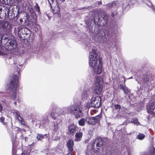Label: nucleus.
Segmentation results:
<instances>
[{"label": "nucleus", "mask_w": 155, "mask_h": 155, "mask_svg": "<svg viewBox=\"0 0 155 155\" xmlns=\"http://www.w3.org/2000/svg\"><path fill=\"white\" fill-rule=\"evenodd\" d=\"M99 121V118L97 116L93 117H88L86 118V122L90 125H94Z\"/></svg>", "instance_id": "6e6552de"}, {"label": "nucleus", "mask_w": 155, "mask_h": 155, "mask_svg": "<svg viewBox=\"0 0 155 155\" xmlns=\"http://www.w3.org/2000/svg\"><path fill=\"white\" fill-rule=\"evenodd\" d=\"M16 119L19 121V122L21 124L25 125L26 124L23 119L20 116H18L16 117Z\"/></svg>", "instance_id": "5701e85b"}, {"label": "nucleus", "mask_w": 155, "mask_h": 155, "mask_svg": "<svg viewBox=\"0 0 155 155\" xmlns=\"http://www.w3.org/2000/svg\"><path fill=\"white\" fill-rule=\"evenodd\" d=\"M131 122L137 125H138L140 124L139 122L138 121V120L137 118H133L131 119Z\"/></svg>", "instance_id": "bb28decb"}, {"label": "nucleus", "mask_w": 155, "mask_h": 155, "mask_svg": "<svg viewBox=\"0 0 155 155\" xmlns=\"http://www.w3.org/2000/svg\"><path fill=\"white\" fill-rule=\"evenodd\" d=\"M108 19V16L106 14H104L103 15H98V21L103 22V24H106Z\"/></svg>", "instance_id": "ddd939ff"}, {"label": "nucleus", "mask_w": 155, "mask_h": 155, "mask_svg": "<svg viewBox=\"0 0 155 155\" xmlns=\"http://www.w3.org/2000/svg\"><path fill=\"white\" fill-rule=\"evenodd\" d=\"M85 121L86 119L82 118L78 121V123L80 126H83L85 125Z\"/></svg>", "instance_id": "412c9836"}, {"label": "nucleus", "mask_w": 155, "mask_h": 155, "mask_svg": "<svg viewBox=\"0 0 155 155\" xmlns=\"http://www.w3.org/2000/svg\"><path fill=\"white\" fill-rule=\"evenodd\" d=\"M78 127L74 124H71L69 127L68 130L69 132L71 134H74L77 128Z\"/></svg>", "instance_id": "a211bd4d"}, {"label": "nucleus", "mask_w": 155, "mask_h": 155, "mask_svg": "<svg viewBox=\"0 0 155 155\" xmlns=\"http://www.w3.org/2000/svg\"><path fill=\"white\" fill-rule=\"evenodd\" d=\"M51 8L52 6H54V4H57V2L56 0H48Z\"/></svg>", "instance_id": "a878e982"}, {"label": "nucleus", "mask_w": 155, "mask_h": 155, "mask_svg": "<svg viewBox=\"0 0 155 155\" xmlns=\"http://www.w3.org/2000/svg\"><path fill=\"white\" fill-rule=\"evenodd\" d=\"M120 88L124 91V93L125 94H127L129 92V90L125 85L120 84Z\"/></svg>", "instance_id": "aec40b11"}, {"label": "nucleus", "mask_w": 155, "mask_h": 155, "mask_svg": "<svg viewBox=\"0 0 155 155\" xmlns=\"http://www.w3.org/2000/svg\"><path fill=\"white\" fill-rule=\"evenodd\" d=\"M34 8L36 11L39 13L40 12V7L37 3L35 4V5L34 6Z\"/></svg>", "instance_id": "c85d7f7f"}, {"label": "nucleus", "mask_w": 155, "mask_h": 155, "mask_svg": "<svg viewBox=\"0 0 155 155\" xmlns=\"http://www.w3.org/2000/svg\"><path fill=\"white\" fill-rule=\"evenodd\" d=\"M5 39H7L6 37H5L4 38Z\"/></svg>", "instance_id": "c03bdc74"}, {"label": "nucleus", "mask_w": 155, "mask_h": 155, "mask_svg": "<svg viewBox=\"0 0 155 155\" xmlns=\"http://www.w3.org/2000/svg\"><path fill=\"white\" fill-rule=\"evenodd\" d=\"M27 11L26 13V16L27 18H28L30 15L31 16H33L35 15V12L33 8L32 5H29L27 6Z\"/></svg>", "instance_id": "9b49d317"}, {"label": "nucleus", "mask_w": 155, "mask_h": 155, "mask_svg": "<svg viewBox=\"0 0 155 155\" xmlns=\"http://www.w3.org/2000/svg\"><path fill=\"white\" fill-rule=\"evenodd\" d=\"M5 120V118L3 116L0 118V121L1 122H3Z\"/></svg>", "instance_id": "c9c22d12"}, {"label": "nucleus", "mask_w": 155, "mask_h": 155, "mask_svg": "<svg viewBox=\"0 0 155 155\" xmlns=\"http://www.w3.org/2000/svg\"><path fill=\"white\" fill-rule=\"evenodd\" d=\"M59 0L61 1V2H64L65 1V0Z\"/></svg>", "instance_id": "37998d69"}, {"label": "nucleus", "mask_w": 155, "mask_h": 155, "mask_svg": "<svg viewBox=\"0 0 155 155\" xmlns=\"http://www.w3.org/2000/svg\"><path fill=\"white\" fill-rule=\"evenodd\" d=\"M36 138L38 140H41L43 138V136L41 134H38Z\"/></svg>", "instance_id": "c756f323"}, {"label": "nucleus", "mask_w": 155, "mask_h": 155, "mask_svg": "<svg viewBox=\"0 0 155 155\" xmlns=\"http://www.w3.org/2000/svg\"><path fill=\"white\" fill-rule=\"evenodd\" d=\"M114 5H115V3L114 2H112L111 3L109 4L108 5V6L109 7V8H111Z\"/></svg>", "instance_id": "f704fd0d"}, {"label": "nucleus", "mask_w": 155, "mask_h": 155, "mask_svg": "<svg viewBox=\"0 0 155 155\" xmlns=\"http://www.w3.org/2000/svg\"><path fill=\"white\" fill-rule=\"evenodd\" d=\"M74 145V142L72 140H68L67 145L68 151L69 152L67 154V155H74V153L73 152V146Z\"/></svg>", "instance_id": "1a4fd4ad"}, {"label": "nucleus", "mask_w": 155, "mask_h": 155, "mask_svg": "<svg viewBox=\"0 0 155 155\" xmlns=\"http://www.w3.org/2000/svg\"><path fill=\"white\" fill-rule=\"evenodd\" d=\"M48 119V117H47L46 119H43L42 120H41L40 121L41 122L40 123L41 124H45V122L47 121V120Z\"/></svg>", "instance_id": "72a5a7b5"}, {"label": "nucleus", "mask_w": 155, "mask_h": 155, "mask_svg": "<svg viewBox=\"0 0 155 155\" xmlns=\"http://www.w3.org/2000/svg\"><path fill=\"white\" fill-rule=\"evenodd\" d=\"M4 11L5 12V16H6L7 15H8L9 14V9L8 8H6L4 10Z\"/></svg>", "instance_id": "2f4dec72"}, {"label": "nucleus", "mask_w": 155, "mask_h": 155, "mask_svg": "<svg viewBox=\"0 0 155 155\" xmlns=\"http://www.w3.org/2000/svg\"><path fill=\"white\" fill-rule=\"evenodd\" d=\"M72 114H73L76 119L83 116V106L81 104H74L71 105Z\"/></svg>", "instance_id": "7ed1b4c3"}, {"label": "nucleus", "mask_w": 155, "mask_h": 155, "mask_svg": "<svg viewBox=\"0 0 155 155\" xmlns=\"http://www.w3.org/2000/svg\"><path fill=\"white\" fill-rule=\"evenodd\" d=\"M102 140V139L101 138L97 139L95 141H94L93 142L92 145V146H94V144H95V143L96 142H98L96 144V148L98 150H100L101 148L100 145H102V143H101L100 142H101Z\"/></svg>", "instance_id": "dca6fc26"}, {"label": "nucleus", "mask_w": 155, "mask_h": 155, "mask_svg": "<svg viewBox=\"0 0 155 155\" xmlns=\"http://www.w3.org/2000/svg\"><path fill=\"white\" fill-rule=\"evenodd\" d=\"M18 77L16 75H14L11 77V81L9 84V89L11 90L10 93L11 99H17L16 97L17 88L18 86Z\"/></svg>", "instance_id": "f03ea898"}, {"label": "nucleus", "mask_w": 155, "mask_h": 155, "mask_svg": "<svg viewBox=\"0 0 155 155\" xmlns=\"http://www.w3.org/2000/svg\"><path fill=\"white\" fill-rule=\"evenodd\" d=\"M90 94V91L89 90L84 91L82 94L81 98L83 100H85V99L88 97Z\"/></svg>", "instance_id": "f3484780"}, {"label": "nucleus", "mask_w": 155, "mask_h": 155, "mask_svg": "<svg viewBox=\"0 0 155 155\" xmlns=\"http://www.w3.org/2000/svg\"><path fill=\"white\" fill-rule=\"evenodd\" d=\"M145 137V135L142 133H139L137 136V138L139 140H143Z\"/></svg>", "instance_id": "393cba45"}, {"label": "nucleus", "mask_w": 155, "mask_h": 155, "mask_svg": "<svg viewBox=\"0 0 155 155\" xmlns=\"http://www.w3.org/2000/svg\"><path fill=\"white\" fill-rule=\"evenodd\" d=\"M152 9L155 12V7L153 6H152Z\"/></svg>", "instance_id": "a19ab883"}, {"label": "nucleus", "mask_w": 155, "mask_h": 155, "mask_svg": "<svg viewBox=\"0 0 155 155\" xmlns=\"http://www.w3.org/2000/svg\"><path fill=\"white\" fill-rule=\"evenodd\" d=\"M149 152L150 155H155V148L153 146L150 147Z\"/></svg>", "instance_id": "4be33fe9"}, {"label": "nucleus", "mask_w": 155, "mask_h": 155, "mask_svg": "<svg viewBox=\"0 0 155 155\" xmlns=\"http://www.w3.org/2000/svg\"><path fill=\"white\" fill-rule=\"evenodd\" d=\"M89 64L96 73L100 74L102 73L101 60L98 58L97 54L94 50H92V51L90 53Z\"/></svg>", "instance_id": "f257e3e1"}, {"label": "nucleus", "mask_w": 155, "mask_h": 155, "mask_svg": "<svg viewBox=\"0 0 155 155\" xmlns=\"http://www.w3.org/2000/svg\"><path fill=\"white\" fill-rule=\"evenodd\" d=\"M83 134L80 131L77 132L75 135V140L76 141H79L81 140Z\"/></svg>", "instance_id": "6ab92c4d"}, {"label": "nucleus", "mask_w": 155, "mask_h": 155, "mask_svg": "<svg viewBox=\"0 0 155 155\" xmlns=\"http://www.w3.org/2000/svg\"><path fill=\"white\" fill-rule=\"evenodd\" d=\"M103 79L101 77H97L96 78L95 81V87L94 92L95 94L100 95L102 93L103 89Z\"/></svg>", "instance_id": "20e7f679"}, {"label": "nucleus", "mask_w": 155, "mask_h": 155, "mask_svg": "<svg viewBox=\"0 0 155 155\" xmlns=\"http://www.w3.org/2000/svg\"><path fill=\"white\" fill-rule=\"evenodd\" d=\"M55 5V6H53L54 8L52 9L54 15L57 17H60L61 16L60 14V8L57 4Z\"/></svg>", "instance_id": "9d476101"}, {"label": "nucleus", "mask_w": 155, "mask_h": 155, "mask_svg": "<svg viewBox=\"0 0 155 155\" xmlns=\"http://www.w3.org/2000/svg\"><path fill=\"white\" fill-rule=\"evenodd\" d=\"M14 104L15 105H16V102H14Z\"/></svg>", "instance_id": "79ce46f5"}, {"label": "nucleus", "mask_w": 155, "mask_h": 155, "mask_svg": "<svg viewBox=\"0 0 155 155\" xmlns=\"http://www.w3.org/2000/svg\"><path fill=\"white\" fill-rule=\"evenodd\" d=\"M123 78H124V79H125V78H124V77H123Z\"/></svg>", "instance_id": "a18cd8bd"}, {"label": "nucleus", "mask_w": 155, "mask_h": 155, "mask_svg": "<svg viewBox=\"0 0 155 155\" xmlns=\"http://www.w3.org/2000/svg\"><path fill=\"white\" fill-rule=\"evenodd\" d=\"M54 128L53 129V131L54 133H56L57 134H58L59 132V127L58 124L54 123Z\"/></svg>", "instance_id": "b1692460"}, {"label": "nucleus", "mask_w": 155, "mask_h": 155, "mask_svg": "<svg viewBox=\"0 0 155 155\" xmlns=\"http://www.w3.org/2000/svg\"><path fill=\"white\" fill-rule=\"evenodd\" d=\"M51 116L53 119H56V114L54 112H51Z\"/></svg>", "instance_id": "7c9ffc66"}, {"label": "nucleus", "mask_w": 155, "mask_h": 155, "mask_svg": "<svg viewBox=\"0 0 155 155\" xmlns=\"http://www.w3.org/2000/svg\"><path fill=\"white\" fill-rule=\"evenodd\" d=\"M146 110L148 113L155 114V101L149 103L146 106Z\"/></svg>", "instance_id": "0eeeda50"}, {"label": "nucleus", "mask_w": 155, "mask_h": 155, "mask_svg": "<svg viewBox=\"0 0 155 155\" xmlns=\"http://www.w3.org/2000/svg\"><path fill=\"white\" fill-rule=\"evenodd\" d=\"M109 37L108 32V31L103 32V33L101 32H98L94 36V40L96 41L104 42V39H107Z\"/></svg>", "instance_id": "39448f33"}, {"label": "nucleus", "mask_w": 155, "mask_h": 155, "mask_svg": "<svg viewBox=\"0 0 155 155\" xmlns=\"http://www.w3.org/2000/svg\"><path fill=\"white\" fill-rule=\"evenodd\" d=\"M148 80H149V79H147V78H146V79H145V78H144L143 80V81H145V82H146V81H147Z\"/></svg>", "instance_id": "58836bf2"}, {"label": "nucleus", "mask_w": 155, "mask_h": 155, "mask_svg": "<svg viewBox=\"0 0 155 155\" xmlns=\"http://www.w3.org/2000/svg\"><path fill=\"white\" fill-rule=\"evenodd\" d=\"M61 110L62 111V113L63 114L67 113L71 114L72 111H71V105L67 107H64Z\"/></svg>", "instance_id": "2eb2a0df"}, {"label": "nucleus", "mask_w": 155, "mask_h": 155, "mask_svg": "<svg viewBox=\"0 0 155 155\" xmlns=\"http://www.w3.org/2000/svg\"><path fill=\"white\" fill-rule=\"evenodd\" d=\"M15 114L16 115V117H18L20 116V114L18 111H17L15 112Z\"/></svg>", "instance_id": "4c0bfd02"}, {"label": "nucleus", "mask_w": 155, "mask_h": 155, "mask_svg": "<svg viewBox=\"0 0 155 155\" xmlns=\"http://www.w3.org/2000/svg\"><path fill=\"white\" fill-rule=\"evenodd\" d=\"M2 105L0 104V112L2 111Z\"/></svg>", "instance_id": "ea45409f"}, {"label": "nucleus", "mask_w": 155, "mask_h": 155, "mask_svg": "<svg viewBox=\"0 0 155 155\" xmlns=\"http://www.w3.org/2000/svg\"><path fill=\"white\" fill-rule=\"evenodd\" d=\"M21 32L22 35H28V36L30 35L31 31L27 28H21L19 31L18 32Z\"/></svg>", "instance_id": "4468645a"}, {"label": "nucleus", "mask_w": 155, "mask_h": 155, "mask_svg": "<svg viewBox=\"0 0 155 155\" xmlns=\"http://www.w3.org/2000/svg\"><path fill=\"white\" fill-rule=\"evenodd\" d=\"M40 26L37 24H35L34 26L33 30L36 32H37L40 29Z\"/></svg>", "instance_id": "cd10ccee"}, {"label": "nucleus", "mask_w": 155, "mask_h": 155, "mask_svg": "<svg viewBox=\"0 0 155 155\" xmlns=\"http://www.w3.org/2000/svg\"><path fill=\"white\" fill-rule=\"evenodd\" d=\"M101 104V99L99 96H97L92 98L91 101V107L98 108L100 107Z\"/></svg>", "instance_id": "423d86ee"}, {"label": "nucleus", "mask_w": 155, "mask_h": 155, "mask_svg": "<svg viewBox=\"0 0 155 155\" xmlns=\"http://www.w3.org/2000/svg\"><path fill=\"white\" fill-rule=\"evenodd\" d=\"M23 62H20L19 61L14 63V67L16 70L18 74L19 73L20 71L23 68Z\"/></svg>", "instance_id": "f8f14e48"}, {"label": "nucleus", "mask_w": 155, "mask_h": 155, "mask_svg": "<svg viewBox=\"0 0 155 155\" xmlns=\"http://www.w3.org/2000/svg\"><path fill=\"white\" fill-rule=\"evenodd\" d=\"M114 106L115 107V109L117 110L120 109L121 108V106H120V105L118 104H115Z\"/></svg>", "instance_id": "473e14b6"}, {"label": "nucleus", "mask_w": 155, "mask_h": 155, "mask_svg": "<svg viewBox=\"0 0 155 155\" xmlns=\"http://www.w3.org/2000/svg\"><path fill=\"white\" fill-rule=\"evenodd\" d=\"M29 154L26 152H23L22 153L21 155H29Z\"/></svg>", "instance_id": "e433bc0d"}]
</instances>
